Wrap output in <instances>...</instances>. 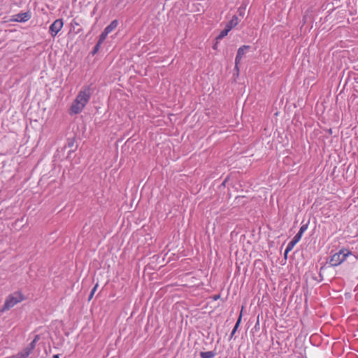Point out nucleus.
<instances>
[{
  "instance_id": "7",
  "label": "nucleus",
  "mask_w": 358,
  "mask_h": 358,
  "mask_svg": "<svg viewBox=\"0 0 358 358\" xmlns=\"http://www.w3.org/2000/svg\"><path fill=\"white\" fill-rule=\"evenodd\" d=\"M250 48L248 45H243L238 49L237 55L235 59V69L238 71V65L241 62L243 55H245V50Z\"/></svg>"
},
{
  "instance_id": "17",
  "label": "nucleus",
  "mask_w": 358,
  "mask_h": 358,
  "mask_svg": "<svg viewBox=\"0 0 358 358\" xmlns=\"http://www.w3.org/2000/svg\"><path fill=\"white\" fill-rule=\"evenodd\" d=\"M101 45V44H99V42L96 43V45L94 46V50H93V53L94 54L96 53L99 50V47H100Z\"/></svg>"
},
{
  "instance_id": "5",
  "label": "nucleus",
  "mask_w": 358,
  "mask_h": 358,
  "mask_svg": "<svg viewBox=\"0 0 358 358\" xmlns=\"http://www.w3.org/2000/svg\"><path fill=\"white\" fill-rule=\"evenodd\" d=\"M64 26V22L62 19L55 20L49 27V33L52 37H55L61 31Z\"/></svg>"
},
{
  "instance_id": "12",
  "label": "nucleus",
  "mask_w": 358,
  "mask_h": 358,
  "mask_svg": "<svg viewBox=\"0 0 358 358\" xmlns=\"http://www.w3.org/2000/svg\"><path fill=\"white\" fill-rule=\"evenodd\" d=\"M36 343L35 341H32L29 343V345L27 347H26L24 350L26 352H27V353H28L29 355H30V354H31V352H32V350L34 349V348H35V346H36Z\"/></svg>"
},
{
  "instance_id": "6",
  "label": "nucleus",
  "mask_w": 358,
  "mask_h": 358,
  "mask_svg": "<svg viewBox=\"0 0 358 358\" xmlns=\"http://www.w3.org/2000/svg\"><path fill=\"white\" fill-rule=\"evenodd\" d=\"M31 18L29 12L20 13L13 16L12 21L17 22H25Z\"/></svg>"
},
{
  "instance_id": "9",
  "label": "nucleus",
  "mask_w": 358,
  "mask_h": 358,
  "mask_svg": "<svg viewBox=\"0 0 358 358\" xmlns=\"http://www.w3.org/2000/svg\"><path fill=\"white\" fill-rule=\"evenodd\" d=\"M239 22L238 18L237 16L234 15L231 20L227 23L226 27L229 28L230 30L235 27Z\"/></svg>"
},
{
  "instance_id": "16",
  "label": "nucleus",
  "mask_w": 358,
  "mask_h": 358,
  "mask_svg": "<svg viewBox=\"0 0 358 358\" xmlns=\"http://www.w3.org/2000/svg\"><path fill=\"white\" fill-rule=\"evenodd\" d=\"M97 287H98V284H96L95 286L91 290V292H90V296H89V300L92 299V298L93 297V296H94V294Z\"/></svg>"
},
{
  "instance_id": "8",
  "label": "nucleus",
  "mask_w": 358,
  "mask_h": 358,
  "mask_svg": "<svg viewBox=\"0 0 358 358\" xmlns=\"http://www.w3.org/2000/svg\"><path fill=\"white\" fill-rule=\"evenodd\" d=\"M118 25V21L117 20H113L110 24H108L105 29L104 31L107 34L112 32Z\"/></svg>"
},
{
  "instance_id": "3",
  "label": "nucleus",
  "mask_w": 358,
  "mask_h": 358,
  "mask_svg": "<svg viewBox=\"0 0 358 358\" xmlns=\"http://www.w3.org/2000/svg\"><path fill=\"white\" fill-rule=\"evenodd\" d=\"M24 300V297L20 292H15L10 294L5 300L4 305L1 309V311L4 312L8 310L17 303Z\"/></svg>"
},
{
  "instance_id": "21",
  "label": "nucleus",
  "mask_w": 358,
  "mask_h": 358,
  "mask_svg": "<svg viewBox=\"0 0 358 358\" xmlns=\"http://www.w3.org/2000/svg\"><path fill=\"white\" fill-rule=\"evenodd\" d=\"M357 83H358V81H357Z\"/></svg>"
},
{
  "instance_id": "11",
  "label": "nucleus",
  "mask_w": 358,
  "mask_h": 358,
  "mask_svg": "<svg viewBox=\"0 0 358 358\" xmlns=\"http://www.w3.org/2000/svg\"><path fill=\"white\" fill-rule=\"evenodd\" d=\"M29 355L24 350L18 352L16 355L6 358H27Z\"/></svg>"
},
{
  "instance_id": "13",
  "label": "nucleus",
  "mask_w": 358,
  "mask_h": 358,
  "mask_svg": "<svg viewBox=\"0 0 358 358\" xmlns=\"http://www.w3.org/2000/svg\"><path fill=\"white\" fill-rule=\"evenodd\" d=\"M230 31V29L229 28H227V27L224 28V29H223L222 31H220V33L219 34V35L217 36V38L218 39H222L223 38L224 36H226L228 33Z\"/></svg>"
},
{
  "instance_id": "20",
  "label": "nucleus",
  "mask_w": 358,
  "mask_h": 358,
  "mask_svg": "<svg viewBox=\"0 0 358 358\" xmlns=\"http://www.w3.org/2000/svg\"><path fill=\"white\" fill-rule=\"evenodd\" d=\"M73 23H74V25H78V23L76 22H73Z\"/></svg>"
},
{
  "instance_id": "10",
  "label": "nucleus",
  "mask_w": 358,
  "mask_h": 358,
  "mask_svg": "<svg viewBox=\"0 0 358 358\" xmlns=\"http://www.w3.org/2000/svg\"><path fill=\"white\" fill-rule=\"evenodd\" d=\"M215 356V353L213 351L201 352L200 353V357L201 358H214Z\"/></svg>"
},
{
  "instance_id": "2",
  "label": "nucleus",
  "mask_w": 358,
  "mask_h": 358,
  "mask_svg": "<svg viewBox=\"0 0 358 358\" xmlns=\"http://www.w3.org/2000/svg\"><path fill=\"white\" fill-rule=\"evenodd\" d=\"M352 253L346 248H342L338 252L331 256L329 263L332 266H338L341 264Z\"/></svg>"
},
{
  "instance_id": "4",
  "label": "nucleus",
  "mask_w": 358,
  "mask_h": 358,
  "mask_svg": "<svg viewBox=\"0 0 358 358\" xmlns=\"http://www.w3.org/2000/svg\"><path fill=\"white\" fill-rule=\"evenodd\" d=\"M308 229V224H303L300 229L298 233L294 236L292 240L289 241L286 247V249L285 250V256L286 257L289 252H290L294 245L301 240L303 234Z\"/></svg>"
},
{
  "instance_id": "15",
  "label": "nucleus",
  "mask_w": 358,
  "mask_h": 358,
  "mask_svg": "<svg viewBox=\"0 0 358 358\" xmlns=\"http://www.w3.org/2000/svg\"><path fill=\"white\" fill-rule=\"evenodd\" d=\"M108 35V34L106 33L104 31L101 34V35L99 36V41H98L99 43V44L103 43V42L106 40Z\"/></svg>"
},
{
  "instance_id": "18",
  "label": "nucleus",
  "mask_w": 358,
  "mask_h": 358,
  "mask_svg": "<svg viewBox=\"0 0 358 358\" xmlns=\"http://www.w3.org/2000/svg\"><path fill=\"white\" fill-rule=\"evenodd\" d=\"M39 339H40L39 336L38 335H36L33 341L36 343L37 341H38Z\"/></svg>"
},
{
  "instance_id": "19",
  "label": "nucleus",
  "mask_w": 358,
  "mask_h": 358,
  "mask_svg": "<svg viewBox=\"0 0 358 358\" xmlns=\"http://www.w3.org/2000/svg\"><path fill=\"white\" fill-rule=\"evenodd\" d=\"M53 358H59V355H53Z\"/></svg>"
},
{
  "instance_id": "14",
  "label": "nucleus",
  "mask_w": 358,
  "mask_h": 358,
  "mask_svg": "<svg viewBox=\"0 0 358 358\" xmlns=\"http://www.w3.org/2000/svg\"><path fill=\"white\" fill-rule=\"evenodd\" d=\"M241 315L239 316V318L238 320V321L236 322L231 333V335H230V337L232 338L234 336V335L235 334L236 331H237L238 327H239V324H240V322H241Z\"/></svg>"
},
{
  "instance_id": "1",
  "label": "nucleus",
  "mask_w": 358,
  "mask_h": 358,
  "mask_svg": "<svg viewBox=\"0 0 358 358\" xmlns=\"http://www.w3.org/2000/svg\"><path fill=\"white\" fill-rule=\"evenodd\" d=\"M92 94V88L90 86L84 87L78 94L76 99L73 102L71 108V114L80 113L89 102Z\"/></svg>"
}]
</instances>
